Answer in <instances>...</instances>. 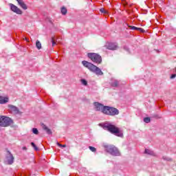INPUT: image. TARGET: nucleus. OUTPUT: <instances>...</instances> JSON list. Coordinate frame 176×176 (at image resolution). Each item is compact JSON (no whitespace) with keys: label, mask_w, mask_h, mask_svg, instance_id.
Here are the masks:
<instances>
[{"label":"nucleus","mask_w":176,"mask_h":176,"mask_svg":"<svg viewBox=\"0 0 176 176\" xmlns=\"http://www.w3.org/2000/svg\"><path fill=\"white\" fill-rule=\"evenodd\" d=\"M119 83L120 82L118 80H114L111 82V85L112 87H119Z\"/></svg>","instance_id":"obj_15"},{"label":"nucleus","mask_w":176,"mask_h":176,"mask_svg":"<svg viewBox=\"0 0 176 176\" xmlns=\"http://www.w3.org/2000/svg\"><path fill=\"white\" fill-rule=\"evenodd\" d=\"M105 47L109 50H116L118 49V44L116 43H109L105 45Z\"/></svg>","instance_id":"obj_10"},{"label":"nucleus","mask_w":176,"mask_h":176,"mask_svg":"<svg viewBox=\"0 0 176 176\" xmlns=\"http://www.w3.org/2000/svg\"><path fill=\"white\" fill-rule=\"evenodd\" d=\"M119 113V110L115 107H111L106 106L104 111V115H109V116H115Z\"/></svg>","instance_id":"obj_5"},{"label":"nucleus","mask_w":176,"mask_h":176,"mask_svg":"<svg viewBox=\"0 0 176 176\" xmlns=\"http://www.w3.org/2000/svg\"><path fill=\"white\" fill-rule=\"evenodd\" d=\"M144 153H146V155H151V156L155 155V153L153 152V151L147 148L145 149Z\"/></svg>","instance_id":"obj_17"},{"label":"nucleus","mask_w":176,"mask_h":176,"mask_svg":"<svg viewBox=\"0 0 176 176\" xmlns=\"http://www.w3.org/2000/svg\"><path fill=\"white\" fill-rule=\"evenodd\" d=\"M6 102H9V98L8 97H2L0 96V104H6Z\"/></svg>","instance_id":"obj_14"},{"label":"nucleus","mask_w":176,"mask_h":176,"mask_svg":"<svg viewBox=\"0 0 176 176\" xmlns=\"http://www.w3.org/2000/svg\"><path fill=\"white\" fill-rule=\"evenodd\" d=\"M164 160H171L170 158H167L166 157H163Z\"/></svg>","instance_id":"obj_29"},{"label":"nucleus","mask_w":176,"mask_h":176,"mask_svg":"<svg viewBox=\"0 0 176 176\" xmlns=\"http://www.w3.org/2000/svg\"><path fill=\"white\" fill-rule=\"evenodd\" d=\"M9 111L11 113L17 114L20 113V110H19V108H17L15 106H13L12 104L8 105Z\"/></svg>","instance_id":"obj_11"},{"label":"nucleus","mask_w":176,"mask_h":176,"mask_svg":"<svg viewBox=\"0 0 176 176\" xmlns=\"http://www.w3.org/2000/svg\"><path fill=\"white\" fill-rule=\"evenodd\" d=\"M22 149H23V151H27V147H26V146H23V147L22 148Z\"/></svg>","instance_id":"obj_30"},{"label":"nucleus","mask_w":176,"mask_h":176,"mask_svg":"<svg viewBox=\"0 0 176 176\" xmlns=\"http://www.w3.org/2000/svg\"><path fill=\"white\" fill-rule=\"evenodd\" d=\"M175 72H176V67H175Z\"/></svg>","instance_id":"obj_32"},{"label":"nucleus","mask_w":176,"mask_h":176,"mask_svg":"<svg viewBox=\"0 0 176 176\" xmlns=\"http://www.w3.org/2000/svg\"><path fill=\"white\" fill-rule=\"evenodd\" d=\"M31 145L32 147H34V149L36 151H39V148H38V147L36 146V145H35V143L34 142H31Z\"/></svg>","instance_id":"obj_23"},{"label":"nucleus","mask_w":176,"mask_h":176,"mask_svg":"<svg viewBox=\"0 0 176 176\" xmlns=\"http://www.w3.org/2000/svg\"><path fill=\"white\" fill-rule=\"evenodd\" d=\"M94 109L95 111H98V112H102V113H105V109H107V106H104V104L98 102H94Z\"/></svg>","instance_id":"obj_7"},{"label":"nucleus","mask_w":176,"mask_h":176,"mask_svg":"<svg viewBox=\"0 0 176 176\" xmlns=\"http://www.w3.org/2000/svg\"><path fill=\"white\" fill-rule=\"evenodd\" d=\"M9 6L12 12H14V13H16V14H21L23 13L21 10H20V8H19V7L16 6L15 5L10 3Z\"/></svg>","instance_id":"obj_9"},{"label":"nucleus","mask_w":176,"mask_h":176,"mask_svg":"<svg viewBox=\"0 0 176 176\" xmlns=\"http://www.w3.org/2000/svg\"><path fill=\"white\" fill-rule=\"evenodd\" d=\"M6 162L7 164H13L14 163V157H13V155L10 151H7V154L6 156Z\"/></svg>","instance_id":"obj_8"},{"label":"nucleus","mask_w":176,"mask_h":176,"mask_svg":"<svg viewBox=\"0 0 176 176\" xmlns=\"http://www.w3.org/2000/svg\"><path fill=\"white\" fill-rule=\"evenodd\" d=\"M41 126H42V129H44L45 131H46L47 134H48L49 135L52 134V130L49 129L47 126H46L45 124H42Z\"/></svg>","instance_id":"obj_13"},{"label":"nucleus","mask_w":176,"mask_h":176,"mask_svg":"<svg viewBox=\"0 0 176 176\" xmlns=\"http://www.w3.org/2000/svg\"><path fill=\"white\" fill-rule=\"evenodd\" d=\"M52 46H54V45H56V41H54V37H52Z\"/></svg>","instance_id":"obj_27"},{"label":"nucleus","mask_w":176,"mask_h":176,"mask_svg":"<svg viewBox=\"0 0 176 176\" xmlns=\"http://www.w3.org/2000/svg\"><path fill=\"white\" fill-rule=\"evenodd\" d=\"M60 12L62 14H64V15L67 14V8L65 7H63L60 10Z\"/></svg>","instance_id":"obj_19"},{"label":"nucleus","mask_w":176,"mask_h":176,"mask_svg":"<svg viewBox=\"0 0 176 176\" xmlns=\"http://www.w3.org/2000/svg\"><path fill=\"white\" fill-rule=\"evenodd\" d=\"M129 28H131V30H137L138 31H140V32H145V30H144V29L141 28H137L135 26H129Z\"/></svg>","instance_id":"obj_16"},{"label":"nucleus","mask_w":176,"mask_h":176,"mask_svg":"<svg viewBox=\"0 0 176 176\" xmlns=\"http://www.w3.org/2000/svg\"><path fill=\"white\" fill-rule=\"evenodd\" d=\"M19 5L24 10H27L28 9V7H27V4L24 3V1L23 0H16Z\"/></svg>","instance_id":"obj_12"},{"label":"nucleus","mask_w":176,"mask_h":176,"mask_svg":"<svg viewBox=\"0 0 176 176\" xmlns=\"http://www.w3.org/2000/svg\"><path fill=\"white\" fill-rule=\"evenodd\" d=\"M89 149H90V151L91 152H97V148H96V147H93L91 146H89Z\"/></svg>","instance_id":"obj_21"},{"label":"nucleus","mask_w":176,"mask_h":176,"mask_svg":"<svg viewBox=\"0 0 176 176\" xmlns=\"http://www.w3.org/2000/svg\"><path fill=\"white\" fill-rule=\"evenodd\" d=\"M32 133L34 134H36V135H37V134H39V131H38V129H36V128L32 129Z\"/></svg>","instance_id":"obj_20"},{"label":"nucleus","mask_w":176,"mask_h":176,"mask_svg":"<svg viewBox=\"0 0 176 176\" xmlns=\"http://www.w3.org/2000/svg\"><path fill=\"white\" fill-rule=\"evenodd\" d=\"M56 144H57L58 146H60V148H65L67 146V145L61 144H60L58 142H57Z\"/></svg>","instance_id":"obj_25"},{"label":"nucleus","mask_w":176,"mask_h":176,"mask_svg":"<svg viewBox=\"0 0 176 176\" xmlns=\"http://www.w3.org/2000/svg\"><path fill=\"white\" fill-rule=\"evenodd\" d=\"M25 40L26 41V42H28V38H25Z\"/></svg>","instance_id":"obj_31"},{"label":"nucleus","mask_w":176,"mask_h":176,"mask_svg":"<svg viewBox=\"0 0 176 176\" xmlns=\"http://www.w3.org/2000/svg\"><path fill=\"white\" fill-rule=\"evenodd\" d=\"M144 122L145 123H149L151 122V118L149 117H146L144 118Z\"/></svg>","instance_id":"obj_22"},{"label":"nucleus","mask_w":176,"mask_h":176,"mask_svg":"<svg viewBox=\"0 0 176 176\" xmlns=\"http://www.w3.org/2000/svg\"><path fill=\"white\" fill-rule=\"evenodd\" d=\"M12 123V120L10 118L0 116V126L1 127H8V126H10Z\"/></svg>","instance_id":"obj_6"},{"label":"nucleus","mask_w":176,"mask_h":176,"mask_svg":"<svg viewBox=\"0 0 176 176\" xmlns=\"http://www.w3.org/2000/svg\"><path fill=\"white\" fill-rule=\"evenodd\" d=\"M176 77V74H172L171 76H170V79H174V78Z\"/></svg>","instance_id":"obj_28"},{"label":"nucleus","mask_w":176,"mask_h":176,"mask_svg":"<svg viewBox=\"0 0 176 176\" xmlns=\"http://www.w3.org/2000/svg\"><path fill=\"white\" fill-rule=\"evenodd\" d=\"M104 148L106 152L112 156H120V152H119V150L116 146L113 145H104Z\"/></svg>","instance_id":"obj_3"},{"label":"nucleus","mask_w":176,"mask_h":176,"mask_svg":"<svg viewBox=\"0 0 176 176\" xmlns=\"http://www.w3.org/2000/svg\"><path fill=\"white\" fill-rule=\"evenodd\" d=\"M101 13H104V14H107L108 13L104 8L100 9Z\"/></svg>","instance_id":"obj_26"},{"label":"nucleus","mask_w":176,"mask_h":176,"mask_svg":"<svg viewBox=\"0 0 176 176\" xmlns=\"http://www.w3.org/2000/svg\"><path fill=\"white\" fill-rule=\"evenodd\" d=\"M88 57L93 63H96V64H101L102 63V58L98 54L89 53Z\"/></svg>","instance_id":"obj_4"},{"label":"nucleus","mask_w":176,"mask_h":176,"mask_svg":"<svg viewBox=\"0 0 176 176\" xmlns=\"http://www.w3.org/2000/svg\"><path fill=\"white\" fill-rule=\"evenodd\" d=\"M81 83H82L84 86H87V81L85 79L81 80Z\"/></svg>","instance_id":"obj_24"},{"label":"nucleus","mask_w":176,"mask_h":176,"mask_svg":"<svg viewBox=\"0 0 176 176\" xmlns=\"http://www.w3.org/2000/svg\"><path fill=\"white\" fill-rule=\"evenodd\" d=\"M82 64L85 67V68H87L89 70H90L91 72H94V74H96V75H98V76L104 75V72L101 71V69L93 65V63L86 60H82Z\"/></svg>","instance_id":"obj_2"},{"label":"nucleus","mask_w":176,"mask_h":176,"mask_svg":"<svg viewBox=\"0 0 176 176\" xmlns=\"http://www.w3.org/2000/svg\"><path fill=\"white\" fill-rule=\"evenodd\" d=\"M99 126L102 127L104 130H107V131H109L111 134H114V135H116L117 137H123V131L111 122L99 124Z\"/></svg>","instance_id":"obj_1"},{"label":"nucleus","mask_w":176,"mask_h":176,"mask_svg":"<svg viewBox=\"0 0 176 176\" xmlns=\"http://www.w3.org/2000/svg\"><path fill=\"white\" fill-rule=\"evenodd\" d=\"M36 47H37V49L38 50H41V49H42V44L41 43V42L39 41H36Z\"/></svg>","instance_id":"obj_18"}]
</instances>
